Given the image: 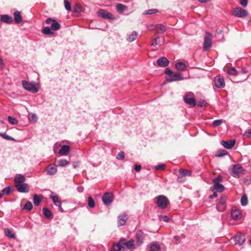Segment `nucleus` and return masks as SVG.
I'll return each instance as SVG.
<instances>
[{"instance_id":"obj_59","label":"nucleus","mask_w":251,"mask_h":251,"mask_svg":"<svg viewBox=\"0 0 251 251\" xmlns=\"http://www.w3.org/2000/svg\"><path fill=\"white\" fill-rule=\"evenodd\" d=\"M248 0H240V4L243 7H246L248 4Z\"/></svg>"},{"instance_id":"obj_32","label":"nucleus","mask_w":251,"mask_h":251,"mask_svg":"<svg viewBox=\"0 0 251 251\" xmlns=\"http://www.w3.org/2000/svg\"><path fill=\"white\" fill-rule=\"evenodd\" d=\"M127 9V6L122 3H118L116 5V10L119 13H122Z\"/></svg>"},{"instance_id":"obj_4","label":"nucleus","mask_w":251,"mask_h":251,"mask_svg":"<svg viewBox=\"0 0 251 251\" xmlns=\"http://www.w3.org/2000/svg\"><path fill=\"white\" fill-rule=\"evenodd\" d=\"M183 100L187 104L194 107L196 105V101L193 93L188 92L185 94L183 97Z\"/></svg>"},{"instance_id":"obj_21","label":"nucleus","mask_w":251,"mask_h":251,"mask_svg":"<svg viewBox=\"0 0 251 251\" xmlns=\"http://www.w3.org/2000/svg\"><path fill=\"white\" fill-rule=\"evenodd\" d=\"M218 203L221 205V208H219V207H218V208L221 211H224L226 208V197L225 196H221Z\"/></svg>"},{"instance_id":"obj_46","label":"nucleus","mask_w":251,"mask_h":251,"mask_svg":"<svg viewBox=\"0 0 251 251\" xmlns=\"http://www.w3.org/2000/svg\"><path fill=\"white\" fill-rule=\"evenodd\" d=\"M58 164L61 167H65L68 164L69 162L65 159H61L58 161Z\"/></svg>"},{"instance_id":"obj_42","label":"nucleus","mask_w":251,"mask_h":251,"mask_svg":"<svg viewBox=\"0 0 251 251\" xmlns=\"http://www.w3.org/2000/svg\"><path fill=\"white\" fill-rule=\"evenodd\" d=\"M37 120V116L34 113H31L29 114V120L32 122V123H35L36 122Z\"/></svg>"},{"instance_id":"obj_26","label":"nucleus","mask_w":251,"mask_h":251,"mask_svg":"<svg viewBox=\"0 0 251 251\" xmlns=\"http://www.w3.org/2000/svg\"><path fill=\"white\" fill-rule=\"evenodd\" d=\"M125 241L126 239L125 238H122L120 240L119 243L114 244L113 251H121V249L123 248L122 242Z\"/></svg>"},{"instance_id":"obj_58","label":"nucleus","mask_w":251,"mask_h":251,"mask_svg":"<svg viewBox=\"0 0 251 251\" xmlns=\"http://www.w3.org/2000/svg\"><path fill=\"white\" fill-rule=\"evenodd\" d=\"M248 71L244 68H242L239 72H238V75H246Z\"/></svg>"},{"instance_id":"obj_54","label":"nucleus","mask_w":251,"mask_h":251,"mask_svg":"<svg viewBox=\"0 0 251 251\" xmlns=\"http://www.w3.org/2000/svg\"><path fill=\"white\" fill-rule=\"evenodd\" d=\"M166 168V165L164 164H160L155 166L156 170H164Z\"/></svg>"},{"instance_id":"obj_38","label":"nucleus","mask_w":251,"mask_h":251,"mask_svg":"<svg viewBox=\"0 0 251 251\" xmlns=\"http://www.w3.org/2000/svg\"><path fill=\"white\" fill-rule=\"evenodd\" d=\"M227 73L229 75H238V72L233 67L230 68Z\"/></svg>"},{"instance_id":"obj_63","label":"nucleus","mask_w":251,"mask_h":251,"mask_svg":"<svg viewBox=\"0 0 251 251\" xmlns=\"http://www.w3.org/2000/svg\"><path fill=\"white\" fill-rule=\"evenodd\" d=\"M217 197V192H214L212 195H210V196H209V198L210 199H213V198H216V197Z\"/></svg>"},{"instance_id":"obj_19","label":"nucleus","mask_w":251,"mask_h":251,"mask_svg":"<svg viewBox=\"0 0 251 251\" xmlns=\"http://www.w3.org/2000/svg\"><path fill=\"white\" fill-rule=\"evenodd\" d=\"M235 141L234 140H231L229 141H222V145L227 149H231L235 145Z\"/></svg>"},{"instance_id":"obj_62","label":"nucleus","mask_w":251,"mask_h":251,"mask_svg":"<svg viewBox=\"0 0 251 251\" xmlns=\"http://www.w3.org/2000/svg\"><path fill=\"white\" fill-rule=\"evenodd\" d=\"M53 20H54L53 19L51 18H49L46 19V23L48 25H50V24L51 25V24L52 23V22H53Z\"/></svg>"},{"instance_id":"obj_25","label":"nucleus","mask_w":251,"mask_h":251,"mask_svg":"<svg viewBox=\"0 0 251 251\" xmlns=\"http://www.w3.org/2000/svg\"><path fill=\"white\" fill-rule=\"evenodd\" d=\"M122 244L123 246H126L128 249L133 250L135 249L134 240L133 239H130L127 242H126V241H123Z\"/></svg>"},{"instance_id":"obj_14","label":"nucleus","mask_w":251,"mask_h":251,"mask_svg":"<svg viewBox=\"0 0 251 251\" xmlns=\"http://www.w3.org/2000/svg\"><path fill=\"white\" fill-rule=\"evenodd\" d=\"M232 239L236 243V244L242 245L245 241V237L244 234L239 233L234 236Z\"/></svg>"},{"instance_id":"obj_18","label":"nucleus","mask_w":251,"mask_h":251,"mask_svg":"<svg viewBox=\"0 0 251 251\" xmlns=\"http://www.w3.org/2000/svg\"><path fill=\"white\" fill-rule=\"evenodd\" d=\"M25 180V176L21 174H18L14 178L15 185L24 183Z\"/></svg>"},{"instance_id":"obj_49","label":"nucleus","mask_w":251,"mask_h":251,"mask_svg":"<svg viewBox=\"0 0 251 251\" xmlns=\"http://www.w3.org/2000/svg\"><path fill=\"white\" fill-rule=\"evenodd\" d=\"M64 6H65V9L67 11H71V4H70L69 1L68 0H64Z\"/></svg>"},{"instance_id":"obj_10","label":"nucleus","mask_w":251,"mask_h":251,"mask_svg":"<svg viewBox=\"0 0 251 251\" xmlns=\"http://www.w3.org/2000/svg\"><path fill=\"white\" fill-rule=\"evenodd\" d=\"M233 15L237 17L244 18L248 15V12L241 7H237L233 10Z\"/></svg>"},{"instance_id":"obj_60","label":"nucleus","mask_w":251,"mask_h":251,"mask_svg":"<svg viewBox=\"0 0 251 251\" xmlns=\"http://www.w3.org/2000/svg\"><path fill=\"white\" fill-rule=\"evenodd\" d=\"M207 103L205 100H202L199 102L198 105L200 107L205 106Z\"/></svg>"},{"instance_id":"obj_16","label":"nucleus","mask_w":251,"mask_h":251,"mask_svg":"<svg viewBox=\"0 0 251 251\" xmlns=\"http://www.w3.org/2000/svg\"><path fill=\"white\" fill-rule=\"evenodd\" d=\"M156 64L160 67H166L168 66L169 61L166 57H161L157 60Z\"/></svg>"},{"instance_id":"obj_1","label":"nucleus","mask_w":251,"mask_h":251,"mask_svg":"<svg viewBox=\"0 0 251 251\" xmlns=\"http://www.w3.org/2000/svg\"><path fill=\"white\" fill-rule=\"evenodd\" d=\"M223 180V177L221 175H219L214 178L212 180L213 185L210 188V190L212 192H214L215 190H216L217 192L221 193L224 192L225 190V187L221 183Z\"/></svg>"},{"instance_id":"obj_7","label":"nucleus","mask_w":251,"mask_h":251,"mask_svg":"<svg viewBox=\"0 0 251 251\" xmlns=\"http://www.w3.org/2000/svg\"><path fill=\"white\" fill-rule=\"evenodd\" d=\"M114 195L111 192H106L104 193L102 201L105 205H109L113 201Z\"/></svg>"},{"instance_id":"obj_17","label":"nucleus","mask_w":251,"mask_h":251,"mask_svg":"<svg viewBox=\"0 0 251 251\" xmlns=\"http://www.w3.org/2000/svg\"><path fill=\"white\" fill-rule=\"evenodd\" d=\"M47 174L48 175L52 176L57 172V167L54 164H50L46 168Z\"/></svg>"},{"instance_id":"obj_52","label":"nucleus","mask_w":251,"mask_h":251,"mask_svg":"<svg viewBox=\"0 0 251 251\" xmlns=\"http://www.w3.org/2000/svg\"><path fill=\"white\" fill-rule=\"evenodd\" d=\"M243 137L244 138H248L251 137V128L245 131L243 134Z\"/></svg>"},{"instance_id":"obj_11","label":"nucleus","mask_w":251,"mask_h":251,"mask_svg":"<svg viewBox=\"0 0 251 251\" xmlns=\"http://www.w3.org/2000/svg\"><path fill=\"white\" fill-rule=\"evenodd\" d=\"M231 215L233 219L239 220L242 217V213L240 210L236 206H233L231 210Z\"/></svg>"},{"instance_id":"obj_39","label":"nucleus","mask_w":251,"mask_h":251,"mask_svg":"<svg viewBox=\"0 0 251 251\" xmlns=\"http://www.w3.org/2000/svg\"><path fill=\"white\" fill-rule=\"evenodd\" d=\"M241 203L242 206H246L248 204V197L246 194L242 195L241 199Z\"/></svg>"},{"instance_id":"obj_5","label":"nucleus","mask_w":251,"mask_h":251,"mask_svg":"<svg viewBox=\"0 0 251 251\" xmlns=\"http://www.w3.org/2000/svg\"><path fill=\"white\" fill-rule=\"evenodd\" d=\"M212 34L210 32H206L204 39L203 49L204 50L207 51L211 48Z\"/></svg>"},{"instance_id":"obj_61","label":"nucleus","mask_w":251,"mask_h":251,"mask_svg":"<svg viewBox=\"0 0 251 251\" xmlns=\"http://www.w3.org/2000/svg\"><path fill=\"white\" fill-rule=\"evenodd\" d=\"M141 168H142V167L140 165H138V164L135 165L134 169L136 172H138L140 171L141 170Z\"/></svg>"},{"instance_id":"obj_24","label":"nucleus","mask_w":251,"mask_h":251,"mask_svg":"<svg viewBox=\"0 0 251 251\" xmlns=\"http://www.w3.org/2000/svg\"><path fill=\"white\" fill-rule=\"evenodd\" d=\"M154 27V30L157 33H163L166 30V27L162 24H157Z\"/></svg>"},{"instance_id":"obj_12","label":"nucleus","mask_w":251,"mask_h":251,"mask_svg":"<svg viewBox=\"0 0 251 251\" xmlns=\"http://www.w3.org/2000/svg\"><path fill=\"white\" fill-rule=\"evenodd\" d=\"M214 84L218 88H223L225 86V80L223 76L218 75L214 78Z\"/></svg>"},{"instance_id":"obj_8","label":"nucleus","mask_w":251,"mask_h":251,"mask_svg":"<svg viewBox=\"0 0 251 251\" xmlns=\"http://www.w3.org/2000/svg\"><path fill=\"white\" fill-rule=\"evenodd\" d=\"M97 15L99 17H100L103 19H108L111 20H114L115 17L111 13L100 9L97 12Z\"/></svg>"},{"instance_id":"obj_35","label":"nucleus","mask_w":251,"mask_h":251,"mask_svg":"<svg viewBox=\"0 0 251 251\" xmlns=\"http://www.w3.org/2000/svg\"><path fill=\"white\" fill-rule=\"evenodd\" d=\"M51 28H50V27L46 26L43 28V29L42 30V32L43 34H44L45 35H54V32L51 31Z\"/></svg>"},{"instance_id":"obj_64","label":"nucleus","mask_w":251,"mask_h":251,"mask_svg":"<svg viewBox=\"0 0 251 251\" xmlns=\"http://www.w3.org/2000/svg\"><path fill=\"white\" fill-rule=\"evenodd\" d=\"M73 166L74 168H76L78 167L79 165L77 162H74Z\"/></svg>"},{"instance_id":"obj_56","label":"nucleus","mask_w":251,"mask_h":251,"mask_svg":"<svg viewBox=\"0 0 251 251\" xmlns=\"http://www.w3.org/2000/svg\"><path fill=\"white\" fill-rule=\"evenodd\" d=\"M159 218H162V220L165 222H168L170 220V218L166 215H161Z\"/></svg>"},{"instance_id":"obj_53","label":"nucleus","mask_w":251,"mask_h":251,"mask_svg":"<svg viewBox=\"0 0 251 251\" xmlns=\"http://www.w3.org/2000/svg\"><path fill=\"white\" fill-rule=\"evenodd\" d=\"M0 136H1L3 138L6 139V140H11V141L14 140V139L13 138L4 134V133H0Z\"/></svg>"},{"instance_id":"obj_37","label":"nucleus","mask_w":251,"mask_h":251,"mask_svg":"<svg viewBox=\"0 0 251 251\" xmlns=\"http://www.w3.org/2000/svg\"><path fill=\"white\" fill-rule=\"evenodd\" d=\"M179 173L180 175L184 176H191L192 175V172L191 171L185 169H180Z\"/></svg>"},{"instance_id":"obj_40","label":"nucleus","mask_w":251,"mask_h":251,"mask_svg":"<svg viewBox=\"0 0 251 251\" xmlns=\"http://www.w3.org/2000/svg\"><path fill=\"white\" fill-rule=\"evenodd\" d=\"M88 205L90 208H93L95 206V202L92 197H88Z\"/></svg>"},{"instance_id":"obj_57","label":"nucleus","mask_w":251,"mask_h":251,"mask_svg":"<svg viewBox=\"0 0 251 251\" xmlns=\"http://www.w3.org/2000/svg\"><path fill=\"white\" fill-rule=\"evenodd\" d=\"M158 39H159L158 37L153 39L152 43H151V46H153V47H155L156 45H157L158 44V41H157Z\"/></svg>"},{"instance_id":"obj_55","label":"nucleus","mask_w":251,"mask_h":251,"mask_svg":"<svg viewBox=\"0 0 251 251\" xmlns=\"http://www.w3.org/2000/svg\"><path fill=\"white\" fill-rule=\"evenodd\" d=\"M165 73L168 75V76H170L173 75V72L169 68H167L165 70Z\"/></svg>"},{"instance_id":"obj_23","label":"nucleus","mask_w":251,"mask_h":251,"mask_svg":"<svg viewBox=\"0 0 251 251\" xmlns=\"http://www.w3.org/2000/svg\"><path fill=\"white\" fill-rule=\"evenodd\" d=\"M70 149V147L69 146L67 145H63L59 150V153L61 155H66L69 152Z\"/></svg>"},{"instance_id":"obj_36","label":"nucleus","mask_w":251,"mask_h":251,"mask_svg":"<svg viewBox=\"0 0 251 251\" xmlns=\"http://www.w3.org/2000/svg\"><path fill=\"white\" fill-rule=\"evenodd\" d=\"M50 197L52 199L54 203H57V202L61 201L59 200L58 196L55 193L51 192L50 194Z\"/></svg>"},{"instance_id":"obj_9","label":"nucleus","mask_w":251,"mask_h":251,"mask_svg":"<svg viewBox=\"0 0 251 251\" xmlns=\"http://www.w3.org/2000/svg\"><path fill=\"white\" fill-rule=\"evenodd\" d=\"M166 78L168 82H173L183 80L184 77L182 73H173L170 76H167Z\"/></svg>"},{"instance_id":"obj_30","label":"nucleus","mask_w":251,"mask_h":251,"mask_svg":"<svg viewBox=\"0 0 251 251\" xmlns=\"http://www.w3.org/2000/svg\"><path fill=\"white\" fill-rule=\"evenodd\" d=\"M43 213L44 215L47 218L52 219L53 218V215L51 212L49 210V208L47 207H44L43 208Z\"/></svg>"},{"instance_id":"obj_22","label":"nucleus","mask_w":251,"mask_h":251,"mask_svg":"<svg viewBox=\"0 0 251 251\" xmlns=\"http://www.w3.org/2000/svg\"><path fill=\"white\" fill-rule=\"evenodd\" d=\"M14 20L16 24H18L21 23L23 19L21 13L19 11H16L14 12Z\"/></svg>"},{"instance_id":"obj_41","label":"nucleus","mask_w":251,"mask_h":251,"mask_svg":"<svg viewBox=\"0 0 251 251\" xmlns=\"http://www.w3.org/2000/svg\"><path fill=\"white\" fill-rule=\"evenodd\" d=\"M33 207L31 201H28L24 206L23 209L27 210L28 211L30 210Z\"/></svg>"},{"instance_id":"obj_20","label":"nucleus","mask_w":251,"mask_h":251,"mask_svg":"<svg viewBox=\"0 0 251 251\" xmlns=\"http://www.w3.org/2000/svg\"><path fill=\"white\" fill-rule=\"evenodd\" d=\"M0 21L4 23L10 24L13 22V19L12 17L7 14H4L0 16Z\"/></svg>"},{"instance_id":"obj_6","label":"nucleus","mask_w":251,"mask_h":251,"mask_svg":"<svg viewBox=\"0 0 251 251\" xmlns=\"http://www.w3.org/2000/svg\"><path fill=\"white\" fill-rule=\"evenodd\" d=\"M22 83L23 87L26 90L30 91L33 93H36L38 91V89L34 84L30 83L26 80H22Z\"/></svg>"},{"instance_id":"obj_29","label":"nucleus","mask_w":251,"mask_h":251,"mask_svg":"<svg viewBox=\"0 0 251 251\" xmlns=\"http://www.w3.org/2000/svg\"><path fill=\"white\" fill-rule=\"evenodd\" d=\"M60 24L55 19L51 24L50 28L52 30H58L60 28Z\"/></svg>"},{"instance_id":"obj_33","label":"nucleus","mask_w":251,"mask_h":251,"mask_svg":"<svg viewBox=\"0 0 251 251\" xmlns=\"http://www.w3.org/2000/svg\"><path fill=\"white\" fill-rule=\"evenodd\" d=\"M160 246L157 242L153 243L150 247L151 251H160Z\"/></svg>"},{"instance_id":"obj_51","label":"nucleus","mask_w":251,"mask_h":251,"mask_svg":"<svg viewBox=\"0 0 251 251\" xmlns=\"http://www.w3.org/2000/svg\"><path fill=\"white\" fill-rule=\"evenodd\" d=\"M125 157V153L123 151H120L116 155V158L118 160H122Z\"/></svg>"},{"instance_id":"obj_47","label":"nucleus","mask_w":251,"mask_h":251,"mask_svg":"<svg viewBox=\"0 0 251 251\" xmlns=\"http://www.w3.org/2000/svg\"><path fill=\"white\" fill-rule=\"evenodd\" d=\"M157 12H158V10L156 9H149L148 10L145 11L144 12V14L151 15V14H155V13H157Z\"/></svg>"},{"instance_id":"obj_13","label":"nucleus","mask_w":251,"mask_h":251,"mask_svg":"<svg viewBox=\"0 0 251 251\" xmlns=\"http://www.w3.org/2000/svg\"><path fill=\"white\" fill-rule=\"evenodd\" d=\"M135 237L137 245L140 246L144 240V234L142 230H138L136 231Z\"/></svg>"},{"instance_id":"obj_48","label":"nucleus","mask_w":251,"mask_h":251,"mask_svg":"<svg viewBox=\"0 0 251 251\" xmlns=\"http://www.w3.org/2000/svg\"><path fill=\"white\" fill-rule=\"evenodd\" d=\"M223 120L222 119L216 120L213 121L212 123V126L214 127H217L221 125L222 123Z\"/></svg>"},{"instance_id":"obj_34","label":"nucleus","mask_w":251,"mask_h":251,"mask_svg":"<svg viewBox=\"0 0 251 251\" xmlns=\"http://www.w3.org/2000/svg\"><path fill=\"white\" fill-rule=\"evenodd\" d=\"M42 200V198L37 194L33 195V202L35 205L38 206Z\"/></svg>"},{"instance_id":"obj_43","label":"nucleus","mask_w":251,"mask_h":251,"mask_svg":"<svg viewBox=\"0 0 251 251\" xmlns=\"http://www.w3.org/2000/svg\"><path fill=\"white\" fill-rule=\"evenodd\" d=\"M5 233L6 236L10 238H13L14 237V234L9 229H6L5 230Z\"/></svg>"},{"instance_id":"obj_2","label":"nucleus","mask_w":251,"mask_h":251,"mask_svg":"<svg viewBox=\"0 0 251 251\" xmlns=\"http://www.w3.org/2000/svg\"><path fill=\"white\" fill-rule=\"evenodd\" d=\"M155 199L156 200L155 203L160 209H164L166 208L170 204L168 199L165 196L159 195L156 197Z\"/></svg>"},{"instance_id":"obj_31","label":"nucleus","mask_w":251,"mask_h":251,"mask_svg":"<svg viewBox=\"0 0 251 251\" xmlns=\"http://www.w3.org/2000/svg\"><path fill=\"white\" fill-rule=\"evenodd\" d=\"M138 33L136 31H133L127 37V40L129 42L134 41L137 37Z\"/></svg>"},{"instance_id":"obj_3","label":"nucleus","mask_w":251,"mask_h":251,"mask_svg":"<svg viewBox=\"0 0 251 251\" xmlns=\"http://www.w3.org/2000/svg\"><path fill=\"white\" fill-rule=\"evenodd\" d=\"M245 170L240 165V164H234L232 166L231 171L230 173L231 175L234 177L239 178L240 175L245 174Z\"/></svg>"},{"instance_id":"obj_15","label":"nucleus","mask_w":251,"mask_h":251,"mask_svg":"<svg viewBox=\"0 0 251 251\" xmlns=\"http://www.w3.org/2000/svg\"><path fill=\"white\" fill-rule=\"evenodd\" d=\"M17 191L20 193H27L29 191V187L26 183L15 185Z\"/></svg>"},{"instance_id":"obj_45","label":"nucleus","mask_w":251,"mask_h":251,"mask_svg":"<svg viewBox=\"0 0 251 251\" xmlns=\"http://www.w3.org/2000/svg\"><path fill=\"white\" fill-rule=\"evenodd\" d=\"M8 122L10 124L12 125H16L18 124V120L15 118H13L10 116H8Z\"/></svg>"},{"instance_id":"obj_28","label":"nucleus","mask_w":251,"mask_h":251,"mask_svg":"<svg viewBox=\"0 0 251 251\" xmlns=\"http://www.w3.org/2000/svg\"><path fill=\"white\" fill-rule=\"evenodd\" d=\"M126 214H122L118 216V225L122 226L125 225L126 222Z\"/></svg>"},{"instance_id":"obj_27","label":"nucleus","mask_w":251,"mask_h":251,"mask_svg":"<svg viewBox=\"0 0 251 251\" xmlns=\"http://www.w3.org/2000/svg\"><path fill=\"white\" fill-rule=\"evenodd\" d=\"M175 68L178 71H184L186 70L187 66L183 62H178L175 64Z\"/></svg>"},{"instance_id":"obj_50","label":"nucleus","mask_w":251,"mask_h":251,"mask_svg":"<svg viewBox=\"0 0 251 251\" xmlns=\"http://www.w3.org/2000/svg\"><path fill=\"white\" fill-rule=\"evenodd\" d=\"M2 194L3 195H8L11 192V187L10 186H7L2 189Z\"/></svg>"},{"instance_id":"obj_44","label":"nucleus","mask_w":251,"mask_h":251,"mask_svg":"<svg viewBox=\"0 0 251 251\" xmlns=\"http://www.w3.org/2000/svg\"><path fill=\"white\" fill-rule=\"evenodd\" d=\"M226 154H227V151L226 150H220L217 151V152L216 154V156L217 157H222Z\"/></svg>"}]
</instances>
